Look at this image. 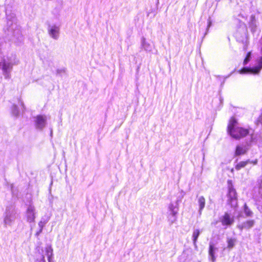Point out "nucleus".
<instances>
[{"instance_id":"1","label":"nucleus","mask_w":262,"mask_h":262,"mask_svg":"<svg viewBox=\"0 0 262 262\" xmlns=\"http://www.w3.org/2000/svg\"><path fill=\"white\" fill-rule=\"evenodd\" d=\"M18 62V61H15V59H12L11 57L0 56V69L2 71V74L5 79H10L11 78V73L13 69V66L17 64Z\"/></svg>"},{"instance_id":"2","label":"nucleus","mask_w":262,"mask_h":262,"mask_svg":"<svg viewBox=\"0 0 262 262\" xmlns=\"http://www.w3.org/2000/svg\"><path fill=\"white\" fill-rule=\"evenodd\" d=\"M228 133L234 139H238L249 134L248 130L237 126L236 120L232 118L228 125Z\"/></svg>"},{"instance_id":"3","label":"nucleus","mask_w":262,"mask_h":262,"mask_svg":"<svg viewBox=\"0 0 262 262\" xmlns=\"http://www.w3.org/2000/svg\"><path fill=\"white\" fill-rule=\"evenodd\" d=\"M3 217L4 227L7 228L13 225L17 217V214L16 210L13 207H7Z\"/></svg>"},{"instance_id":"4","label":"nucleus","mask_w":262,"mask_h":262,"mask_svg":"<svg viewBox=\"0 0 262 262\" xmlns=\"http://www.w3.org/2000/svg\"><path fill=\"white\" fill-rule=\"evenodd\" d=\"M228 192L227 194V203L232 208H235L237 206V195L235 189L231 180L228 181Z\"/></svg>"},{"instance_id":"5","label":"nucleus","mask_w":262,"mask_h":262,"mask_svg":"<svg viewBox=\"0 0 262 262\" xmlns=\"http://www.w3.org/2000/svg\"><path fill=\"white\" fill-rule=\"evenodd\" d=\"M7 25L9 26V31L12 33L14 41L16 42H21L23 40V36L20 27L11 21H8Z\"/></svg>"},{"instance_id":"6","label":"nucleus","mask_w":262,"mask_h":262,"mask_svg":"<svg viewBox=\"0 0 262 262\" xmlns=\"http://www.w3.org/2000/svg\"><path fill=\"white\" fill-rule=\"evenodd\" d=\"M35 128L42 130L47 124V116L45 115H38L33 117Z\"/></svg>"},{"instance_id":"7","label":"nucleus","mask_w":262,"mask_h":262,"mask_svg":"<svg viewBox=\"0 0 262 262\" xmlns=\"http://www.w3.org/2000/svg\"><path fill=\"white\" fill-rule=\"evenodd\" d=\"M184 192L182 191L181 196L180 199H178L174 203H171L168 205V215L177 216L179 211V203L184 195Z\"/></svg>"},{"instance_id":"8","label":"nucleus","mask_w":262,"mask_h":262,"mask_svg":"<svg viewBox=\"0 0 262 262\" xmlns=\"http://www.w3.org/2000/svg\"><path fill=\"white\" fill-rule=\"evenodd\" d=\"M48 32L51 38L55 40H57L59 36L60 28L55 25H49Z\"/></svg>"},{"instance_id":"9","label":"nucleus","mask_w":262,"mask_h":262,"mask_svg":"<svg viewBox=\"0 0 262 262\" xmlns=\"http://www.w3.org/2000/svg\"><path fill=\"white\" fill-rule=\"evenodd\" d=\"M220 221L223 226H229L233 224L234 219L228 213L225 212L224 215L221 217Z\"/></svg>"},{"instance_id":"10","label":"nucleus","mask_w":262,"mask_h":262,"mask_svg":"<svg viewBox=\"0 0 262 262\" xmlns=\"http://www.w3.org/2000/svg\"><path fill=\"white\" fill-rule=\"evenodd\" d=\"M26 218L27 222L32 223L34 221L35 216V208L32 205H30L26 211Z\"/></svg>"},{"instance_id":"11","label":"nucleus","mask_w":262,"mask_h":262,"mask_svg":"<svg viewBox=\"0 0 262 262\" xmlns=\"http://www.w3.org/2000/svg\"><path fill=\"white\" fill-rule=\"evenodd\" d=\"M254 224V220H248L238 225L237 227L241 230H243V229H249L251 228Z\"/></svg>"},{"instance_id":"12","label":"nucleus","mask_w":262,"mask_h":262,"mask_svg":"<svg viewBox=\"0 0 262 262\" xmlns=\"http://www.w3.org/2000/svg\"><path fill=\"white\" fill-rule=\"evenodd\" d=\"M218 250V249L214 247V245L210 243L209 244V259L212 261L214 262L216 260V257L215 256V252Z\"/></svg>"},{"instance_id":"13","label":"nucleus","mask_w":262,"mask_h":262,"mask_svg":"<svg viewBox=\"0 0 262 262\" xmlns=\"http://www.w3.org/2000/svg\"><path fill=\"white\" fill-rule=\"evenodd\" d=\"M141 48L146 52H151L152 50V46L148 42L144 37H142L141 39Z\"/></svg>"},{"instance_id":"14","label":"nucleus","mask_w":262,"mask_h":262,"mask_svg":"<svg viewBox=\"0 0 262 262\" xmlns=\"http://www.w3.org/2000/svg\"><path fill=\"white\" fill-rule=\"evenodd\" d=\"M249 24L251 30L255 31L257 27V23L254 15L252 14L250 16Z\"/></svg>"},{"instance_id":"15","label":"nucleus","mask_w":262,"mask_h":262,"mask_svg":"<svg viewBox=\"0 0 262 262\" xmlns=\"http://www.w3.org/2000/svg\"><path fill=\"white\" fill-rule=\"evenodd\" d=\"M248 149L246 146H240L238 145L236 147L235 152V156H240L246 154Z\"/></svg>"},{"instance_id":"16","label":"nucleus","mask_w":262,"mask_h":262,"mask_svg":"<svg viewBox=\"0 0 262 262\" xmlns=\"http://www.w3.org/2000/svg\"><path fill=\"white\" fill-rule=\"evenodd\" d=\"M46 255L48 257V260L53 259V250L51 245H47L45 248Z\"/></svg>"},{"instance_id":"17","label":"nucleus","mask_w":262,"mask_h":262,"mask_svg":"<svg viewBox=\"0 0 262 262\" xmlns=\"http://www.w3.org/2000/svg\"><path fill=\"white\" fill-rule=\"evenodd\" d=\"M198 203L199 205V212L201 214V211L205 206V199L204 196H201L198 198Z\"/></svg>"},{"instance_id":"18","label":"nucleus","mask_w":262,"mask_h":262,"mask_svg":"<svg viewBox=\"0 0 262 262\" xmlns=\"http://www.w3.org/2000/svg\"><path fill=\"white\" fill-rule=\"evenodd\" d=\"M200 233H201V232L198 229H194L193 230L192 235V239L193 244L195 246L196 245L198 238L199 236Z\"/></svg>"},{"instance_id":"19","label":"nucleus","mask_w":262,"mask_h":262,"mask_svg":"<svg viewBox=\"0 0 262 262\" xmlns=\"http://www.w3.org/2000/svg\"><path fill=\"white\" fill-rule=\"evenodd\" d=\"M251 140L253 142L262 144V136L260 134L252 135L251 137Z\"/></svg>"},{"instance_id":"20","label":"nucleus","mask_w":262,"mask_h":262,"mask_svg":"<svg viewBox=\"0 0 262 262\" xmlns=\"http://www.w3.org/2000/svg\"><path fill=\"white\" fill-rule=\"evenodd\" d=\"M11 113L13 116L18 117L20 113V111L16 105L13 104L11 108Z\"/></svg>"},{"instance_id":"21","label":"nucleus","mask_w":262,"mask_h":262,"mask_svg":"<svg viewBox=\"0 0 262 262\" xmlns=\"http://www.w3.org/2000/svg\"><path fill=\"white\" fill-rule=\"evenodd\" d=\"M227 242L228 244L227 248L229 249H231L234 247L236 242V239L233 238H228Z\"/></svg>"},{"instance_id":"22","label":"nucleus","mask_w":262,"mask_h":262,"mask_svg":"<svg viewBox=\"0 0 262 262\" xmlns=\"http://www.w3.org/2000/svg\"><path fill=\"white\" fill-rule=\"evenodd\" d=\"M250 161L249 160L246 161H241L236 165L235 169L238 170L242 168L245 167L248 163H250Z\"/></svg>"},{"instance_id":"23","label":"nucleus","mask_w":262,"mask_h":262,"mask_svg":"<svg viewBox=\"0 0 262 262\" xmlns=\"http://www.w3.org/2000/svg\"><path fill=\"white\" fill-rule=\"evenodd\" d=\"M244 211L247 217H250L253 215V212L250 209L246 204H245L244 206Z\"/></svg>"},{"instance_id":"24","label":"nucleus","mask_w":262,"mask_h":262,"mask_svg":"<svg viewBox=\"0 0 262 262\" xmlns=\"http://www.w3.org/2000/svg\"><path fill=\"white\" fill-rule=\"evenodd\" d=\"M168 221L170 225L175 223L177 220V216L175 215H167Z\"/></svg>"},{"instance_id":"25","label":"nucleus","mask_w":262,"mask_h":262,"mask_svg":"<svg viewBox=\"0 0 262 262\" xmlns=\"http://www.w3.org/2000/svg\"><path fill=\"white\" fill-rule=\"evenodd\" d=\"M251 57V52H249L247 53V56L244 60L243 63L244 65H246L248 63V62L250 61Z\"/></svg>"},{"instance_id":"26","label":"nucleus","mask_w":262,"mask_h":262,"mask_svg":"<svg viewBox=\"0 0 262 262\" xmlns=\"http://www.w3.org/2000/svg\"><path fill=\"white\" fill-rule=\"evenodd\" d=\"M236 38H237V40L238 41H241V42H242L243 43H244V44H245V45H244V49H245V48H246V43H247V38H246V37H244L243 38V39H241H241H239L238 38V34H237V33L236 34Z\"/></svg>"},{"instance_id":"27","label":"nucleus","mask_w":262,"mask_h":262,"mask_svg":"<svg viewBox=\"0 0 262 262\" xmlns=\"http://www.w3.org/2000/svg\"><path fill=\"white\" fill-rule=\"evenodd\" d=\"M211 21L210 20V18H209L208 20V25H207V30H206V32L205 34V35L207 34L208 31V30H209V27L211 26Z\"/></svg>"},{"instance_id":"28","label":"nucleus","mask_w":262,"mask_h":262,"mask_svg":"<svg viewBox=\"0 0 262 262\" xmlns=\"http://www.w3.org/2000/svg\"><path fill=\"white\" fill-rule=\"evenodd\" d=\"M62 72L63 73L65 72V70L64 69H58L56 71V74H60V73H61Z\"/></svg>"},{"instance_id":"29","label":"nucleus","mask_w":262,"mask_h":262,"mask_svg":"<svg viewBox=\"0 0 262 262\" xmlns=\"http://www.w3.org/2000/svg\"><path fill=\"white\" fill-rule=\"evenodd\" d=\"M44 225L45 223H43L42 221L39 222V223H38V226H39L40 229H41V230H42Z\"/></svg>"},{"instance_id":"30","label":"nucleus","mask_w":262,"mask_h":262,"mask_svg":"<svg viewBox=\"0 0 262 262\" xmlns=\"http://www.w3.org/2000/svg\"><path fill=\"white\" fill-rule=\"evenodd\" d=\"M20 106H21V111L23 112L25 109V106H24V104L23 103V102H20Z\"/></svg>"},{"instance_id":"31","label":"nucleus","mask_w":262,"mask_h":262,"mask_svg":"<svg viewBox=\"0 0 262 262\" xmlns=\"http://www.w3.org/2000/svg\"><path fill=\"white\" fill-rule=\"evenodd\" d=\"M250 163H253L254 165H256L257 163V160H255L254 161H250Z\"/></svg>"},{"instance_id":"32","label":"nucleus","mask_w":262,"mask_h":262,"mask_svg":"<svg viewBox=\"0 0 262 262\" xmlns=\"http://www.w3.org/2000/svg\"><path fill=\"white\" fill-rule=\"evenodd\" d=\"M39 262H46L45 258L44 256H42V258L41 259V260H40Z\"/></svg>"},{"instance_id":"33","label":"nucleus","mask_w":262,"mask_h":262,"mask_svg":"<svg viewBox=\"0 0 262 262\" xmlns=\"http://www.w3.org/2000/svg\"><path fill=\"white\" fill-rule=\"evenodd\" d=\"M42 230H41V229H40V230L38 232H36V235L37 236L39 235V234L42 232Z\"/></svg>"},{"instance_id":"34","label":"nucleus","mask_w":262,"mask_h":262,"mask_svg":"<svg viewBox=\"0 0 262 262\" xmlns=\"http://www.w3.org/2000/svg\"><path fill=\"white\" fill-rule=\"evenodd\" d=\"M48 262H54V261H53V259H51L48 260Z\"/></svg>"},{"instance_id":"35","label":"nucleus","mask_w":262,"mask_h":262,"mask_svg":"<svg viewBox=\"0 0 262 262\" xmlns=\"http://www.w3.org/2000/svg\"><path fill=\"white\" fill-rule=\"evenodd\" d=\"M52 135H53V131H52V130L51 129V134H50L51 136H52Z\"/></svg>"},{"instance_id":"36","label":"nucleus","mask_w":262,"mask_h":262,"mask_svg":"<svg viewBox=\"0 0 262 262\" xmlns=\"http://www.w3.org/2000/svg\"><path fill=\"white\" fill-rule=\"evenodd\" d=\"M261 116H260V117H259L258 120V121H260V120L261 119Z\"/></svg>"}]
</instances>
